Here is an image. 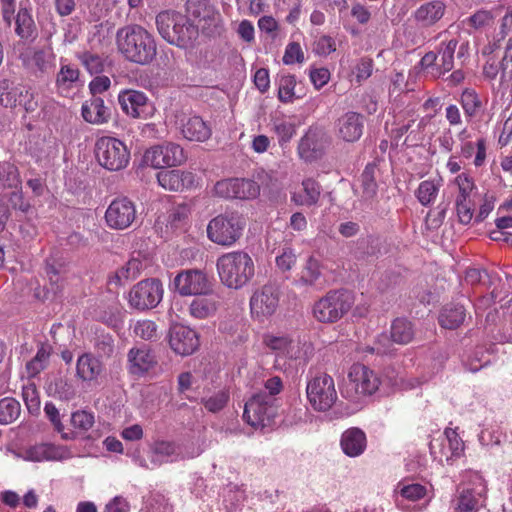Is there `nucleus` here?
Listing matches in <instances>:
<instances>
[{"label": "nucleus", "instance_id": "41", "mask_svg": "<svg viewBox=\"0 0 512 512\" xmlns=\"http://www.w3.org/2000/svg\"><path fill=\"white\" fill-rule=\"evenodd\" d=\"M445 438L443 441H446L448 444V449L450 454L443 452L442 454L445 456V461L448 464H452V462L461 457L464 452V442L459 437L457 432L452 428H446L444 431Z\"/></svg>", "mask_w": 512, "mask_h": 512}, {"label": "nucleus", "instance_id": "25", "mask_svg": "<svg viewBox=\"0 0 512 512\" xmlns=\"http://www.w3.org/2000/svg\"><path fill=\"white\" fill-rule=\"evenodd\" d=\"M157 181L161 187L169 191H182L191 188L195 183L192 172L178 169L162 170L157 173Z\"/></svg>", "mask_w": 512, "mask_h": 512}, {"label": "nucleus", "instance_id": "60", "mask_svg": "<svg viewBox=\"0 0 512 512\" xmlns=\"http://www.w3.org/2000/svg\"><path fill=\"white\" fill-rule=\"evenodd\" d=\"M44 412L47 416V418L51 421L53 424L55 430L62 434L63 439H70V436L67 433H64V426L60 419V413L59 410L56 408V406L52 402H47L44 407Z\"/></svg>", "mask_w": 512, "mask_h": 512}, {"label": "nucleus", "instance_id": "9", "mask_svg": "<svg viewBox=\"0 0 512 512\" xmlns=\"http://www.w3.org/2000/svg\"><path fill=\"white\" fill-rule=\"evenodd\" d=\"M163 286L159 279L148 278L135 284L129 291L130 307L145 311L155 308L162 300Z\"/></svg>", "mask_w": 512, "mask_h": 512}, {"label": "nucleus", "instance_id": "54", "mask_svg": "<svg viewBox=\"0 0 512 512\" xmlns=\"http://www.w3.org/2000/svg\"><path fill=\"white\" fill-rule=\"evenodd\" d=\"M455 182L459 189V194L456 200L472 201V194L475 189V184L472 178L465 173H461L456 177Z\"/></svg>", "mask_w": 512, "mask_h": 512}, {"label": "nucleus", "instance_id": "29", "mask_svg": "<svg viewBox=\"0 0 512 512\" xmlns=\"http://www.w3.org/2000/svg\"><path fill=\"white\" fill-rule=\"evenodd\" d=\"M340 444L347 456L357 457L366 449V435L359 428H350L342 434Z\"/></svg>", "mask_w": 512, "mask_h": 512}, {"label": "nucleus", "instance_id": "39", "mask_svg": "<svg viewBox=\"0 0 512 512\" xmlns=\"http://www.w3.org/2000/svg\"><path fill=\"white\" fill-rule=\"evenodd\" d=\"M24 86H15L13 83L4 79L0 81V104L6 108H14L19 103Z\"/></svg>", "mask_w": 512, "mask_h": 512}, {"label": "nucleus", "instance_id": "55", "mask_svg": "<svg viewBox=\"0 0 512 512\" xmlns=\"http://www.w3.org/2000/svg\"><path fill=\"white\" fill-rule=\"evenodd\" d=\"M229 400V394L226 391H218L207 399H203L205 408L212 413L222 410Z\"/></svg>", "mask_w": 512, "mask_h": 512}, {"label": "nucleus", "instance_id": "19", "mask_svg": "<svg viewBox=\"0 0 512 512\" xmlns=\"http://www.w3.org/2000/svg\"><path fill=\"white\" fill-rule=\"evenodd\" d=\"M324 136L321 130L310 128L298 144L299 156L309 162L319 159L324 153Z\"/></svg>", "mask_w": 512, "mask_h": 512}, {"label": "nucleus", "instance_id": "38", "mask_svg": "<svg viewBox=\"0 0 512 512\" xmlns=\"http://www.w3.org/2000/svg\"><path fill=\"white\" fill-rule=\"evenodd\" d=\"M459 102L467 118L475 117L483 108L480 96L475 90L470 88H466L462 91Z\"/></svg>", "mask_w": 512, "mask_h": 512}, {"label": "nucleus", "instance_id": "18", "mask_svg": "<svg viewBox=\"0 0 512 512\" xmlns=\"http://www.w3.org/2000/svg\"><path fill=\"white\" fill-rule=\"evenodd\" d=\"M169 343L175 353L187 356L197 350L199 347V338L193 329L177 324L170 330Z\"/></svg>", "mask_w": 512, "mask_h": 512}, {"label": "nucleus", "instance_id": "49", "mask_svg": "<svg viewBox=\"0 0 512 512\" xmlns=\"http://www.w3.org/2000/svg\"><path fill=\"white\" fill-rule=\"evenodd\" d=\"M176 453V447L171 442H156L152 449L151 462L154 466L171 461V457Z\"/></svg>", "mask_w": 512, "mask_h": 512}, {"label": "nucleus", "instance_id": "2", "mask_svg": "<svg viewBox=\"0 0 512 512\" xmlns=\"http://www.w3.org/2000/svg\"><path fill=\"white\" fill-rule=\"evenodd\" d=\"M216 266L222 284L230 289H241L255 275L254 261L244 251L223 254L217 259Z\"/></svg>", "mask_w": 512, "mask_h": 512}, {"label": "nucleus", "instance_id": "7", "mask_svg": "<svg viewBox=\"0 0 512 512\" xmlns=\"http://www.w3.org/2000/svg\"><path fill=\"white\" fill-rule=\"evenodd\" d=\"M94 152L98 163L109 171L124 169L130 160L126 144L115 137L103 136L97 139Z\"/></svg>", "mask_w": 512, "mask_h": 512}, {"label": "nucleus", "instance_id": "28", "mask_svg": "<svg viewBox=\"0 0 512 512\" xmlns=\"http://www.w3.org/2000/svg\"><path fill=\"white\" fill-rule=\"evenodd\" d=\"M81 114L86 122L96 125L107 123L111 116L110 109L104 105V100L100 97H92L85 101Z\"/></svg>", "mask_w": 512, "mask_h": 512}, {"label": "nucleus", "instance_id": "34", "mask_svg": "<svg viewBox=\"0 0 512 512\" xmlns=\"http://www.w3.org/2000/svg\"><path fill=\"white\" fill-rule=\"evenodd\" d=\"M52 347L48 343H41L38 347L36 355L26 363V372L28 377H36L40 372L45 370L49 365Z\"/></svg>", "mask_w": 512, "mask_h": 512}, {"label": "nucleus", "instance_id": "3", "mask_svg": "<svg viewBox=\"0 0 512 512\" xmlns=\"http://www.w3.org/2000/svg\"><path fill=\"white\" fill-rule=\"evenodd\" d=\"M156 25L164 40L181 48L192 45L198 36L197 27L186 16L177 12H160L156 17Z\"/></svg>", "mask_w": 512, "mask_h": 512}, {"label": "nucleus", "instance_id": "61", "mask_svg": "<svg viewBox=\"0 0 512 512\" xmlns=\"http://www.w3.org/2000/svg\"><path fill=\"white\" fill-rule=\"evenodd\" d=\"M455 204L459 222L464 225L469 224L473 219V201L456 200Z\"/></svg>", "mask_w": 512, "mask_h": 512}, {"label": "nucleus", "instance_id": "36", "mask_svg": "<svg viewBox=\"0 0 512 512\" xmlns=\"http://www.w3.org/2000/svg\"><path fill=\"white\" fill-rule=\"evenodd\" d=\"M414 338V328L410 321L405 318H397L391 324L390 339L392 342L405 345Z\"/></svg>", "mask_w": 512, "mask_h": 512}, {"label": "nucleus", "instance_id": "37", "mask_svg": "<svg viewBox=\"0 0 512 512\" xmlns=\"http://www.w3.org/2000/svg\"><path fill=\"white\" fill-rule=\"evenodd\" d=\"M376 173V164L368 163L360 176L362 197L364 199H372L377 194L378 184L376 181Z\"/></svg>", "mask_w": 512, "mask_h": 512}, {"label": "nucleus", "instance_id": "24", "mask_svg": "<svg viewBox=\"0 0 512 512\" xmlns=\"http://www.w3.org/2000/svg\"><path fill=\"white\" fill-rule=\"evenodd\" d=\"M20 59L24 67L36 77H41L51 71L52 56L42 49H28L21 53Z\"/></svg>", "mask_w": 512, "mask_h": 512}, {"label": "nucleus", "instance_id": "5", "mask_svg": "<svg viewBox=\"0 0 512 512\" xmlns=\"http://www.w3.org/2000/svg\"><path fill=\"white\" fill-rule=\"evenodd\" d=\"M381 384L378 375L362 364H354L343 389V396L357 402L362 397L373 395Z\"/></svg>", "mask_w": 512, "mask_h": 512}, {"label": "nucleus", "instance_id": "16", "mask_svg": "<svg viewBox=\"0 0 512 512\" xmlns=\"http://www.w3.org/2000/svg\"><path fill=\"white\" fill-rule=\"evenodd\" d=\"M175 124L184 138L190 141L204 142L211 136L210 126L198 115L177 111Z\"/></svg>", "mask_w": 512, "mask_h": 512}, {"label": "nucleus", "instance_id": "52", "mask_svg": "<svg viewBox=\"0 0 512 512\" xmlns=\"http://www.w3.org/2000/svg\"><path fill=\"white\" fill-rule=\"evenodd\" d=\"M35 30V24L32 16L27 9H20L16 16V28L15 31L18 36L22 39H28L32 37Z\"/></svg>", "mask_w": 512, "mask_h": 512}, {"label": "nucleus", "instance_id": "51", "mask_svg": "<svg viewBox=\"0 0 512 512\" xmlns=\"http://www.w3.org/2000/svg\"><path fill=\"white\" fill-rule=\"evenodd\" d=\"M296 79L293 75H281L278 81V98L281 102L289 103L299 96L296 95Z\"/></svg>", "mask_w": 512, "mask_h": 512}, {"label": "nucleus", "instance_id": "64", "mask_svg": "<svg viewBox=\"0 0 512 512\" xmlns=\"http://www.w3.org/2000/svg\"><path fill=\"white\" fill-rule=\"evenodd\" d=\"M296 263V254L290 247L283 248L282 253L276 257V265L282 271H289Z\"/></svg>", "mask_w": 512, "mask_h": 512}, {"label": "nucleus", "instance_id": "32", "mask_svg": "<svg viewBox=\"0 0 512 512\" xmlns=\"http://www.w3.org/2000/svg\"><path fill=\"white\" fill-rule=\"evenodd\" d=\"M270 129L276 134L281 146L288 143L296 134L294 119L280 113L271 116Z\"/></svg>", "mask_w": 512, "mask_h": 512}, {"label": "nucleus", "instance_id": "22", "mask_svg": "<svg viewBox=\"0 0 512 512\" xmlns=\"http://www.w3.org/2000/svg\"><path fill=\"white\" fill-rule=\"evenodd\" d=\"M221 305V297L212 291L195 296L189 304V314L196 319L213 317Z\"/></svg>", "mask_w": 512, "mask_h": 512}, {"label": "nucleus", "instance_id": "43", "mask_svg": "<svg viewBox=\"0 0 512 512\" xmlns=\"http://www.w3.org/2000/svg\"><path fill=\"white\" fill-rule=\"evenodd\" d=\"M76 58L80 61L82 66L91 74H100L104 71L105 60L104 58L91 51L85 50L78 52Z\"/></svg>", "mask_w": 512, "mask_h": 512}, {"label": "nucleus", "instance_id": "62", "mask_svg": "<svg viewBox=\"0 0 512 512\" xmlns=\"http://www.w3.org/2000/svg\"><path fill=\"white\" fill-rule=\"evenodd\" d=\"M304 61V53L299 43H289L285 49L283 62L287 65L294 63H302Z\"/></svg>", "mask_w": 512, "mask_h": 512}, {"label": "nucleus", "instance_id": "14", "mask_svg": "<svg viewBox=\"0 0 512 512\" xmlns=\"http://www.w3.org/2000/svg\"><path fill=\"white\" fill-rule=\"evenodd\" d=\"M186 159L183 148L176 143L168 142L148 149L144 154L146 164L154 168L177 166Z\"/></svg>", "mask_w": 512, "mask_h": 512}, {"label": "nucleus", "instance_id": "50", "mask_svg": "<svg viewBox=\"0 0 512 512\" xmlns=\"http://www.w3.org/2000/svg\"><path fill=\"white\" fill-rule=\"evenodd\" d=\"M48 390L62 400H71L76 395L73 384L63 377H57L50 382Z\"/></svg>", "mask_w": 512, "mask_h": 512}, {"label": "nucleus", "instance_id": "48", "mask_svg": "<svg viewBox=\"0 0 512 512\" xmlns=\"http://www.w3.org/2000/svg\"><path fill=\"white\" fill-rule=\"evenodd\" d=\"M80 72L78 68L71 65H62L56 75V86L59 91L70 89L79 79Z\"/></svg>", "mask_w": 512, "mask_h": 512}, {"label": "nucleus", "instance_id": "20", "mask_svg": "<svg viewBox=\"0 0 512 512\" xmlns=\"http://www.w3.org/2000/svg\"><path fill=\"white\" fill-rule=\"evenodd\" d=\"M118 103L126 115L132 118H140L146 115L148 97L142 91L126 89L119 93Z\"/></svg>", "mask_w": 512, "mask_h": 512}, {"label": "nucleus", "instance_id": "63", "mask_svg": "<svg viewBox=\"0 0 512 512\" xmlns=\"http://www.w3.org/2000/svg\"><path fill=\"white\" fill-rule=\"evenodd\" d=\"M501 68V81L512 80V42L510 41L505 49L504 56L500 62Z\"/></svg>", "mask_w": 512, "mask_h": 512}, {"label": "nucleus", "instance_id": "27", "mask_svg": "<svg viewBox=\"0 0 512 512\" xmlns=\"http://www.w3.org/2000/svg\"><path fill=\"white\" fill-rule=\"evenodd\" d=\"M445 10L446 6L442 1L433 0L418 7L413 17L422 27H431L444 16Z\"/></svg>", "mask_w": 512, "mask_h": 512}, {"label": "nucleus", "instance_id": "1", "mask_svg": "<svg viewBox=\"0 0 512 512\" xmlns=\"http://www.w3.org/2000/svg\"><path fill=\"white\" fill-rule=\"evenodd\" d=\"M116 43L126 60L140 65L151 63L157 53L154 37L136 24L120 28L116 33Z\"/></svg>", "mask_w": 512, "mask_h": 512}, {"label": "nucleus", "instance_id": "59", "mask_svg": "<svg viewBox=\"0 0 512 512\" xmlns=\"http://www.w3.org/2000/svg\"><path fill=\"white\" fill-rule=\"evenodd\" d=\"M12 191L6 195V198L12 209L18 210L22 213L28 212L30 209V203L23 197L22 187L21 188H10Z\"/></svg>", "mask_w": 512, "mask_h": 512}, {"label": "nucleus", "instance_id": "8", "mask_svg": "<svg viewBox=\"0 0 512 512\" xmlns=\"http://www.w3.org/2000/svg\"><path fill=\"white\" fill-rule=\"evenodd\" d=\"M306 395L311 407L318 412L330 410L338 399L334 379L327 373H318L307 381Z\"/></svg>", "mask_w": 512, "mask_h": 512}, {"label": "nucleus", "instance_id": "4", "mask_svg": "<svg viewBox=\"0 0 512 512\" xmlns=\"http://www.w3.org/2000/svg\"><path fill=\"white\" fill-rule=\"evenodd\" d=\"M245 219L237 212L220 214L207 225L208 238L222 246L233 245L242 235Z\"/></svg>", "mask_w": 512, "mask_h": 512}, {"label": "nucleus", "instance_id": "31", "mask_svg": "<svg viewBox=\"0 0 512 512\" xmlns=\"http://www.w3.org/2000/svg\"><path fill=\"white\" fill-rule=\"evenodd\" d=\"M478 485L475 488L463 489L459 496V512H474L478 510L480 501L486 493L484 481L478 477Z\"/></svg>", "mask_w": 512, "mask_h": 512}, {"label": "nucleus", "instance_id": "35", "mask_svg": "<svg viewBox=\"0 0 512 512\" xmlns=\"http://www.w3.org/2000/svg\"><path fill=\"white\" fill-rule=\"evenodd\" d=\"M466 310L461 304H449L444 307L440 316L439 323L443 328L455 329L459 327L465 319Z\"/></svg>", "mask_w": 512, "mask_h": 512}, {"label": "nucleus", "instance_id": "53", "mask_svg": "<svg viewBox=\"0 0 512 512\" xmlns=\"http://www.w3.org/2000/svg\"><path fill=\"white\" fill-rule=\"evenodd\" d=\"M133 332L135 336L151 341L157 337V325L152 320H139L134 325Z\"/></svg>", "mask_w": 512, "mask_h": 512}, {"label": "nucleus", "instance_id": "40", "mask_svg": "<svg viewBox=\"0 0 512 512\" xmlns=\"http://www.w3.org/2000/svg\"><path fill=\"white\" fill-rule=\"evenodd\" d=\"M21 188V178L18 168L9 162L0 164V190Z\"/></svg>", "mask_w": 512, "mask_h": 512}, {"label": "nucleus", "instance_id": "26", "mask_svg": "<svg viewBox=\"0 0 512 512\" xmlns=\"http://www.w3.org/2000/svg\"><path fill=\"white\" fill-rule=\"evenodd\" d=\"M263 343L266 347L276 353L277 357L287 359L301 358L300 342L291 339L288 336L265 335Z\"/></svg>", "mask_w": 512, "mask_h": 512}, {"label": "nucleus", "instance_id": "44", "mask_svg": "<svg viewBox=\"0 0 512 512\" xmlns=\"http://www.w3.org/2000/svg\"><path fill=\"white\" fill-rule=\"evenodd\" d=\"M321 276L320 262L314 257H309L301 270L297 284L303 286H313Z\"/></svg>", "mask_w": 512, "mask_h": 512}, {"label": "nucleus", "instance_id": "42", "mask_svg": "<svg viewBox=\"0 0 512 512\" xmlns=\"http://www.w3.org/2000/svg\"><path fill=\"white\" fill-rule=\"evenodd\" d=\"M303 194L294 196L293 199L300 205L311 206L318 202L321 194V186L314 179H305L302 182Z\"/></svg>", "mask_w": 512, "mask_h": 512}, {"label": "nucleus", "instance_id": "30", "mask_svg": "<svg viewBox=\"0 0 512 512\" xmlns=\"http://www.w3.org/2000/svg\"><path fill=\"white\" fill-rule=\"evenodd\" d=\"M103 371V363L91 353H84L78 357L76 375L82 381H94Z\"/></svg>", "mask_w": 512, "mask_h": 512}, {"label": "nucleus", "instance_id": "11", "mask_svg": "<svg viewBox=\"0 0 512 512\" xmlns=\"http://www.w3.org/2000/svg\"><path fill=\"white\" fill-rule=\"evenodd\" d=\"M273 403L274 398L266 392L256 393L246 402L243 418L255 428H263L270 424L275 415Z\"/></svg>", "mask_w": 512, "mask_h": 512}, {"label": "nucleus", "instance_id": "57", "mask_svg": "<svg viewBox=\"0 0 512 512\" xmlns=\"http://www.w3.org/2000/svg\"><path fill=\"white\" fill-rule=\"evenodd\" d=\"M142 263L138 259L129 260L124 266L117 270L115 277L118 281L135 278L139 275Z\"/></svg>", "mask_w": 512, "mask_h": 512}, {"label": "nucleus", "instance_id": "10", "mask_svg": "<svg viewBox=\"0 0 512 512\" xmlns=\"http://www.w3.org/2000/svg\"><path fill=\"white\" fill-rule=\"evenodd\" d=\"M280 300L279 289L274 284H264L254 290L249 306L253 319L264 322L278 309Z\"/></svg>", "mask_w": 512, "mask_h": 512}, {"label": "nucleus", "instance_id": "12", "mask_svg": "<svg viewBox=\"0 0 512 512\" xmlns=\"http://www.w3.org/2000/svg\"><path fill=\"white\" fill-rule=\"evenodd\" d=\"M215 194L226 199H253L259 195V185L250 179L229 178L218 181L214 186Z\"/></svg>", "mask_w": 512, "mask_h": 512}, {"label": "nucleus", "instance_id": "6", "mask_svg": "<svg viewBox=\"0 0 512 512\" xmlns=\"http://www.w3.org/2000/svg\"><path fill=\"white\" fill-rule=\"evenodd\" d=\"M353 303L354 298L349 291H330L314 304L313 314L319 322L333 323L341 319Z\"/></svg>", "mask_w": 512, "mask_h": 512}, {"label": "nucleus", "instance_id": "33", "mask_svg": "<svg viewBox=\"0 0 512 512\" xmlns=\"http://www.w3.org/2000/svg\"><path fill=\"white\" fill-rule=\"evenodd\" d=\"M458 45L456 39H451L447 42H441L437 50L439 63L435 67L434 78H440L446 73L450 72L454 67V54Z\"/></svg>", "mask_w": 512, "mask_h": 512}, {"label": "nucleus", "instance_id": "17", "mask_svg": "<svg viewBox=\"0 0 512 512\" xmlns=\"http://www.w3.org/2000/svg\"><path fill=\"white\" fill-rule=\"evenodd\" d=\"M365 118L362 114L348 111L335 122V135L347 143L357 142L363 135Z\"/></svg>", "mask_w": 512, "mask_h": 512}, {"label": "nucleus", "instance_id": "56", "mask_svg": "<svg viewBox=\"0 0 512 512\" xmlns=\"http://www.w3.org/2000/svg\"><path fill=\"white\" fill-rule=\"evenodd\" d=\"M71 424L81 431H88L94 424V415L85 410H79L71 415Z\"/></svg>", "mask_w": 512, "mask_h": 512}, {"label": "nucleus", "instance_id": "45", "mask_svg": "<svg viewBox=\"0 0 512 512\" xmlns=\"http://www.w3.org/2000/svg\"><path fill=\"white\" fill-rule=\"evenodd\" d=\"M493 22V16L488 10H478L473 15L461 21L464 28L471 34L473 31L488 27Z\"/></svg>", "mask_w": 512, "mask_h": 512}, {"label": "nucleus", "instance_id": "47", "mask_svg": "<svg viewBox=\"0 0 512 512\" xmlns=\"http://www.w3.org/2000/svg\"><path fill=\"white\" fill-rule=\"evenodd\" d=\"M440 184L433 180H425L419 184L415 195L423 206L432 204L439 192Z\"/></svg>", "mask_w": 512, "mask_h": 512}, {"label": "nucleus", "instance_id": "46", "mask_svg": "<svg viewBox=\"0 0 512 512\" xmlns=\"http://www.w3.org/2000/svg\"><path fill=\"white\" fill-rule=\"evenodd\" d=\"M21 407L17 400L5 397L0 400V424L7 425L14 422L20 415Z\"/></svg>", "mask_w": 512, "mask_h": 512}, {"label": "nucleus", "instance_id": "23", "mask_svg": "<svg viewBox=\"0 0 512 512\" xmlns=\"http://www.w3.org/2000/svg\"><path fill=\"white\" fill-rule=\"evenodd\" d=\"M70 457V452L62 446L50 443H40L27 448L23 458L27 461H60Z\"/></svg>", "mask_w": 512, "mask_h": 512}, {"label": "nucleus", "instance_id": "13", "mask_svg": "<svg viewBox=\"0 0 512 512\" xmlns=\"http://www.w3.org/2000/svg\"><path fill=\"white\" fill-rule=\"evenodd\" d=\"M176 291L182 296H197L212 289V283L206 273L197 269L184 270L173 280Z\"/></svg>", "mask_w": 512, "mask_h": 512}, {"label": "nucleus", "instance_id": "15", "mask_svg": "<svg viewBox=\"0 0 512 512\" xmlns=\"http://www.w3.org/2000/svg\"><path fill=\"white\" fill-rule=\"evenodd\" d=\"M136 206L127 197L114 199L105 212L107 225L116 230H124L136 219Z\"/></svg>", "mask_w": 512, "mask_h": 512}, {"label": "nucleus", "instance_id": "21", "mask_svg": "<svg viewBox=\"0 0 512 512\" xmlns=\"http://www.w3.org/2000/svg\"><path fill=\"white\" fill-rule=\"evenodd\" d=\"M128 371L132 375L142 376L156 364V357L146 345L131 348L127 354Z\"/></svg>", "mask_w": 512, "mask_h": 512}, {"label": "nucleus", "instance_id": "58", "mask_svg": "<svg viewBox=\"0 0 512 512\" xmlns=\"http://www.w3.org/2000/svg\"><path fill=\"white\" fill-rule=\"evenodd\" d=\"M23 399L30 413L36 414L40 410V399L35 385H28L23 388Z\"/></svg>", "mask_w": 512, "mask_h": 512}]
</instances>
